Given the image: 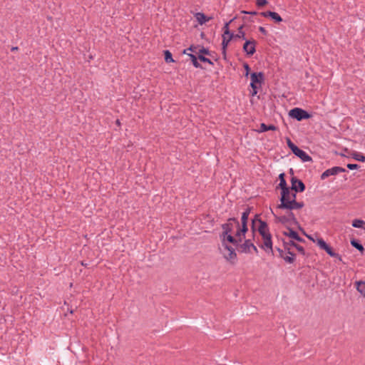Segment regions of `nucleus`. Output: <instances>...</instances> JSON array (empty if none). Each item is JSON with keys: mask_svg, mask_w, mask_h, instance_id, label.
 Masks as SVG:
<instances>
[{"mask_svg": "<svg viewBox=\"0 0 365 365\" xmlns=\"http://www.w3.org/2000/svg\"><path fill=\"white\" fill-rule=\"evenodd\" d=\"M245 236H235V237L232 234L227 233L225 235V232H222L220 235V239L222 241V245L225 250V252H223V255L227 260L232 262L237 257V254L235 249L230 245H228L227 242H230L235 246H237L240 242H242Z\"/></svg>", "mask_w": 365, "mask_h": 365, "instance_id": "f257e3e1", "label": "nucleus"}, {"mask_svg": "<svg viewBox=\"0 0 365 365\" xmlns=\"http://www.w3.org/2000/svg\"><path fill=\"white\" fill-rule=\"evenodd\" d=\"M297 194H293L292 200L284 202V200L280 199L281 203L278 205L279 209H287L289 210L301 209L304 207V204L302 202L296 201Z\"/></svg>", "mask_w": 365, "mask_h": 365, "instance_id": "f03ea898", "label": "nucleus"}, {"mask_svg": "<svg viewBox=\"0 0 365 365\" xmlns=\"http://www.w3.org/2000/svg\"><path fill=\"white\" fill-rule=\"evenodd\" d=\"M222 232L225 235L227 233H235L236 231L241 228L239 220L235 217H230L227 220V222L222 225Z\"/></svg>", "mask_w": 365, "mask_h": 365, "instance_id": "7ed1b4c3", "label": "nucleus"}, {"mask_svg": "<svg viewBox=\"0 0 365 365\" xmlns=\"http://www.w3.org/2000/svg\"><path fill=\"white\" fill-rule=\"evenodd\" d=\"M251 212L250 207H247L245 211L242 213L241 217V228L237 230L235 232L236 237L245 236L246 232L248 231L247 221L248 217Z\"/></svg>", "mask_w": 365, "mask_h": 365, "instance_id": "20e7f679", "label": "nucleus"}, {"mask_svg": "<svg viewBox=\"0 0 365 365\" xmlns=\"http://www.w3.org/2000/svg\"><path fill=\"white\" fill-rule=\"evenodd\" d=\"M260 235L263 240V243L260 245V247L267 253L273 255L272 235L269 231H263L262 234H260Z\"/></svg>", "mask_w": 365, "mask_h": 365, "instance_id": "39448f33", "label": "nucleus"}, {"mask_svg": "<svg viewBox=\"0 0 365 365\" xmlns=\"http://www.w3.org/2000/svg\"><path fill=\"white\" fill-rule=\"evenodd\" d=\"M289 115L291 118H293L299 121L308 119L311 116L307 111L300 108H292L290 110Z\"/></svg>", "mask_w": 365, "mask_h": 365, "instance_id": "423d86ee", "label": "nucleus"}, {"mask_svg": "<svg viewBox=\"0 0 365 365\" xmlns=\"http://www.w3.org/2000/svg\"><path fill=\"white\" fill-rule=\"evenodd\" d=\"M344 172H346V169H344L341 167H339V166L332 167L329 169L326 170L324 172L322 173V174L321 175V179L325 180L327 178H328L329 176L336 175L340 173H344Z\"/></svg>", "mask_w": 365, "mask_h": 365, "instance_id": "0eeeda50", "label": "nucleus"}, {"mask_svg": "<svg viewBox=\"0 0 365 365\" xmlns=\"http://www.w3.org/2000/svg\"><path fill=\"white\" fill-rule=\"evenodd\" d=\"M250 86L252 88H257V83L261 84L264 81V74L262 72H253L250 74Z\"/></svg>", "mask_w": 365, "mask_h": 365, "instance_id": "6e6552de", "label": "nucleus"}, {"mask_svg": "<svg viewBox=\"0 0 365 365\" xmlns=\"http://www.w3.org/2000/svg\"><path fill=\"white\" fill-rule=\"evenodd\" d=\"M291 189L295 192H302L305 190V185L304 182L296 177L291 178Z\"/></svg>", "mask_w": 365, "mask_h": 365, "instance_id": "1a4fd4ad", "label": "nucleus"}, {"mask_svg": "<svg viewBox=\"0 0 365 365\" xmlns=\"http://www.w3.org/2000/svg\"><path fill=\"white\" fill-rule=\"evenodd\" d=\"M292 152L298 158H299L302 162H310L312 160V158L303 150L295 145L292 150Z\"/></svg>", "mask_w": 365, "mask_h": 365, "instance_id": "9d476101", "label": "nucleus"}, {"mask_svg": "<svg viewBox=\"0 0 365 365\" xmlns=\"http://www.w3.org/2000/svg\"><path fill=\"white\" fill-rule=\"evenodd\" d=\"M285 174L284 173H280L279 175V183L278 187L282 190L280 199L284 200V196L288 194L289 187L287 186V182L284 178Z\"/></svg>", "mask_w": 365, "mask_h": 365, "instance_id": "9b49d317", "label": "nucleus"}, {"mask_svg": "<svg viewBox=\"0 0 365 365\" xmlns=\"http://www.w3.org/2000/svg\"><path fill=\"white\" fill-rule=\"evenodd\" d=\"M243 51L248 55H253L255 51V41L246 40L243 45Z\"/></svg>", "mask_w": 365, "mask_h": 365, "instance_id": "f8f14e48", "label": "nucleus"}, {"mask_svg": "<svg viewBox=\"0 0 365 365\" xmlns=\"http://www.w3.org/2000/svg\"><path fill=\"white\" fill-rule=\"evenodd\" d=\"M256 221H258L259 223V226L258 227V232L259 234H262L263 231L269 230L268 225L266 222L262 220L260 218H259V216L256 215L255 216V218L252 219V229L254 230V224Z\"/></svg>", "mask_w": 365, "mask_h": 365, "instance_id": "ddd939ff", "label": "nucleus"}, {"mask_svg": "<svg viewBox=\"0 0 365 365\" xmlns=\"http://www.w3.org/2000/svg\"><path fill=\"white\" fill-rule=\"evenodd\" d=\"M261 15L264 17H270L277 23H280L282 21V17L274 11H267L264 12H262Z\"/></svg>", "mask_w": 365, "mask_h": 365, "instance_id": "4468645a", "label": "nucleus"}, {"mask_svg": "<svg viewBox=\"0 0 365 365\" xmlns=\"http://www.w3.org/2000/svg\"><path fill=\"white\" fill-rule=\"evenodd\" d=\"M253 243L251 240H245L244 243L240 245V250L241 252L249 253L252 249Z\"/></svg>", "mask_w": 365, "mask_h": 365, "instance_id": "2eb2a0df", "label": "nucleus"}, {"mask_svg": "<svg viewBox=\"0 0 365 365\" xmlns=\"http://www.w3.org/2000/svg\"><path fill=\"white\" fill-rule=\"evenodd\" d=\"M284 234L285 235L289 237L290 238H292L298 242H304V240L303 238H302L296 231L293 230L291 228H288V231L284 232Z\"/></svg>", "mask_w": 365, "mask_h": 365, "instance_id": "dca6fc26", "label": "nucleus"}, {"mask_svg": "<svg viewBox=\"0 0 365 365\" xmlns=\"http://www.w3.org/2000/svg\"><path fill=\"white\" fill-rule=\"evenodd\" d=\"M322 250H324L329 256L335 257L339 261L342 260L341 256L338 253L335 252L328 244Z\"/></svg>", "mask_w": 365, "mask_h": 365, "instance_id": "f3484780", "label": "nucleus"}, {"mask_svg": "<svg viewBox=\"0 0 365 365\" xmlns=\"http://www.w3.org/2000/svg\"><path fill=\"white\" fill-rule=\"evenodd\" d=\"M322 250H324L329 256L335 257L339 261L342 260L341 256L338 253L335 252L328 244Z\"/></svg>", "mask_w": 365, "mask_h": 365, "instance_id": "a211bd4d", "label": "nucleus"}, {"mask_svg": "<svg viewBox=\"0 0 365 365\" xmlns=\"http://www.w3.org/2000/svg\"><path fill=\"white\" fill-rule=\"evenodd\" d=\"M322 250H324L329 256L335 257L339 261L342 260L341 256L338 253L335 252L328 244Z\"/></svg>", "mask_w": 365, "mask_h": 365, "instance_id": "6ab92c4d", "label": "nucleus"}, {"mask_svg": "<svg viewBox=\"0 0 365 365\" xmlns=\"http://www.w3.org/2000/svg\"><path fill=\"white\" fill-rule=\"evenodd\" d=\"M195 17H196L197 22L200 25L205 24L206 22L209 21L212 19V17H207L203 13H201V12L197 13L195 15Z\"/></svg>", "mask_w": 365, "mask_h": 365, "instance_id": "aec40b11", "label": "nucleus"}, {"mask_svg": "<svg viewBox=\"0 0 365 365\" xmlns=\"http://www.w3.org/2000/svg\"><path fill=\"white\" fill-rule=\"evenodd\" d=\"M277 127L274 125H266L265 123H262L260 124L259 128L257 130L258 133H264L268 130H276Z\"/></svg>", "mask_w": 365, "mask_h": 365, "instance_id": "412c9836", "label": "nucleus"}, {"mask_svg": "<svg viewBox=\"0 0 365 365\" xmlns=\"http://www.w3.org/2000/svg\"><path fill=\"white\" fill-rule=\"evenodd\" d=\"M352 226L365 230V222L362 220L355 219L352 221Z\"/></svg>", "mask_w": 365, "mask_h": 365, "instance_id": "4be33fe9", "label": "nucleus"}, {"mask_svg": "<svg viewBox=\"0 0 365 365\" xmlns=\"http://www.w3.org/2000/svg\"><path fill=\"white\" fill-rule=\"evenodd\" d=\"M287 254H289L290 256L284 255L282 258H283L284 260L287 263H293L294 261V254L290 251L289 248H287Z\"/></svg>", "mask_w": 365, "mask_h": 365, "instance_id": "5701e85b", "label": "nucleus"}, {"mask_svg": "<svg viewBox=\"0 0 365 365\" xmlns=\"http://www.w3.org/2000/svg\"><path fill=\"white\" fill-rule=\"evenodd\" d=\"M232 38V36H230V37L227 38V36L226 35H222V52L223 53H225L226 48L227 47L228 43L231 41Z\"/></svg>", "mask_w": 365, "mask_h": 365, "instance_id": "b1692460", "label": "nucleus"}, {"mask_svg": "<svg viewBox=\"0 0 365 365\" xmlns=\"http://www.w3.org/2000/svg\"><path fill=\"white\" fill-rule=\"evenodd\" d=\"M187 56H190V59L192 61V65H193V66L195 68H202V66L197 61V58L195 56V55H194L192 53H187Z\"/></svg>", "mask_w": 365, "mask_h": 365, "instance_id": "393cba45", "label": "nucleus"}, {"mask_svg": "<svg viewBox=\"0 0 365 365\" xmlns=\"http://www.w3.org/2000/svg\"><path fill=\"white\" fill-rule=\"evenodd\" d=\"M351 245L352 247L362 252L364 250L363 245L356 240L353 239L351 240Z\"/></svg>", "mask_w": 365, "mask_h": 365, "instance_id": "a878e982", "label": "nucleus"}, {"mask_svg": "<svg viewBox=\"0 0 365 365\" xmlns=\"http://www.w3.org/2000/svg\"><path fill=\"white\" fill-rule=\"evenodd\" d=\"M356 289L362 295L365 296V282L359 281L356 282Z\"/></svg>", "mask_w": 365, "mask_h": 365, "instance_id": "bb28decb", "label": "nucleus"}, {"mask_svg": "<svg viewBox=\"0 0 365 365\" xmlns=\"http://www.w3.org/2000/svg\"><path fill=\"white\" fill-rule=\"evenodd\" d=\"M352 158L354 160L360 161V162H364L365 161V156L362 153H359V152L353 153H352Z\"/></svg>", "mask_w": 365, "mask_h": 365, "instance_id": "cd10ccee", "label": "nucleus"}, {"mask_svg": "<svg viewBox=\"0 0 365 365\" xmlns=\"http://www.w3.org/2000/svg\"><path fill=\"white\" fill-rule=\"evenodd\" d=\"M242 26H240L238 28V32L237 34L234 35L235 38H242L243 40H245V34L242 30Z\"/></svg>", "mask_w": 365, "mask_h": 365, "instance_id": "c85d7f7f", "label": "nucleus"}, {"mask_svg": "<svg viewBox=\"0 0 365 365\" xmlns=\"http://www.w3.org/2000/svg\"><path fill=\"white\" fill-rule=\"evenodd\" d=\"M164 54H165V62L171 63V62L174 61V60L173 58L172 53L168 50H165L164 51Z\"/></svg>", "mask_w": 365, "mask_h": 365, "instance_id": "c756f323", "label": "nucleus"}, {"mask_svg": "<svg viewBox=\"0 0 365 365\" xmlns=\"http://www.w3.org/2000/svg\"><path fill=\"white\" fill-rule=\"evenodd\" d=\"M286 217L289 220L290 223H297V219L292 212L291 210L288 212L287 215H285Z\"/></svg>", "mask_w": 365, "mask_h": 365, "instance_id": "7c9ffc66", "label": "nucleus"}, {"mask_svg": "<svg viewBox=\"0 0 365 365\" xmlns=\"http://www.w3.org/2000/svg\"><path fill=\"white\" fill-rule=\"evenodd\" d=\"M198 58L202 62L207 63L210 65H213V62L210 58L204 56L203 55L200 54L198 56Z\"/></svg>", "mask_w": 365, "mask_h": 365, "instance_id": "2f4dec72", "label": "nucleus"}, {"mask_svg": "<svg viewBox=\"0 0 365 365\" xmlns=\"http://www.w3.org/2000/svg\"><path fill=\"white\" fill-rule=\"evenodd\" d=\"M317 244L321 250L325 247V246L327 245V243L322 238H318Z\"/></svg>", "mask_w": 365, "mask_h": 365, "instance_id": "473e14b6", "label": "nucleus"}, {"mask_svg": "<svg viewBox=\"0 0 365 365\" xmlns=\"http://www.w3.org/2000/svg\"><path fill=\"white\" fill-rule=\"evenodd\" d=\"M233 21V19L230 20L228 22H226L224 26V34L223 35H226L227 34H230L229 24Z\"/></svg>", "mask_w": 365, "mask_h": 365, "instance_id": "72a5a7b5", "label": "nucleus"}, {"mask_svg": "<svg viewBox=\"0 0 365 365\" xmlns=\"http://www.w3.org/2000/svg\"><path fill=\"white\" fill-rule=\"evenodd\" d=\"M276 218L279 222L282 224L290 222L285 215L281 217H276Z\"/></svg>", "mask_w": 365, "mask_h": 365, "instance_id": "f704fd0d", "label": "nucleus"}, {"mask_svg": "<svg viewBox=\"0 0 365 365\" xmlns=\"http://www.w3.org/2000/svg\"><path fill=\"white\" fill-rule=\"evenodd\" d=\"M290 187H289V192H288V194H287L285 196H284V202H287V201H289L290 200H292V196L293 194H297V192H290Z\"/></svg>", "mask_w": 365, "mask_h": 365, "instance_id": "c9c22d12", "label": "nucleus"}, {"mask_svg": "<svg viewBox=\"0 0 365 365\" xmlns=\"http://www.w3.org/2000/svg\"><path fill=\"white\" fill-rule=\"evenodd\" d=\"M290 245V246H293L295 247V245H297V243H295L294 242H293L292 240H289V242H284V248L285 250H287L288 246Z\"/></svg>", "mask_w": 365, "mask_h": 365, "instance_id": "e433bc0d", "label": "nucleus"}, {"mask_svg": "<svg viewBox=\"0 0 365 365\" xmlns=\"http://www.w3.org/2000/svg\"><path fill=\"white\" fill-rule=\"evenodd\" d=\"M199 53L201 55H202V54L210 55V51L205 47H202V48H200L199 50Z\"/></svg>", "mask_w": 365, "mask_h": 365, "instance_id": "4c0bfd02", "label": "nucleus"}, {"mask_svg": "<svg viewBox=\"0 0 365 365\" xmlns=\"http://www.w3.org/2000/svg\"><path fill=\"white\" fill-rule=\"evenodd\" d=\"M257 5L258 6H263L267 4V0H256Z\"/></svg>", "mask_w": 365, "mask_h": 365, "instance_id": "58836bf2", "label": "nucleus"}, {"mask_svg": "<svg viewBox=\"0 0 365 365\" xmlns=\"http://www.w3.org/2000/svg\"><path fill=\"white\" fill-rule=\"evenodd\" d=\"M346 166L349 170H355L359 168V165L352 163H349Z\"/></svg>", "mask_w": 365, "mask_h": 365, "instance_id": "ea45409f", "label": "nucleus"}, {"mask_svg": "<svg viewBox=\"0 0 365 365\" xmlns=\"http://www.w3.org/2000/svg\"><path fill=\"white\" fill-rule=\"evenodd\" d=\"M287 144L290 150H292L296 145L289 138H287Z\"/></svg>", "mask_w": 365, "mask_h": 365, "instance_id": "a19ab883", "label": "nucleus"}, {"mask_svg": "<svg viewBox=\"0 0 365 365\" xmlns=\"http://www.w3.org/2000/svg\"><path fill=\"white\" fill-rule=\"evenodd\" d=\"M295 248L303 255H305V251H304V249L303 248V247L297 245H295Z\"/></svg>", "mask_w": 365, "mask_h": 365, "instance_id": "79ce46f5", "label": "nucleus"}, {"mask_svg": "<svg viewBox=\"0 0 365 365\" xmlns=\"http://www.w3.org/2000/svg\"><path fill=\"white\" fill-rule=\"evenodd\" d=\"M243 66H244V68H245V70L246 71L245 76H247L249 75V72H250V66H249V65L247 63H245Z\"/></svg>", "mask_w": 365, "mask_h": 365, "instance_id": "37998d69", "label": "nucleus"}, {"mask_svg": "<svg viewBox=\"0 0 365 365\" xmlns=\"http://www.w3.org/2000/svg\"><path fill=\"white\" fill-rule=\"evenodd\" d=\"M277 251L279 252V256H280L281 257H282L284 255V253L285 252H287V250H285V249H284V250H282V249H280V248H277Z\"/></svg>", "mask_w": 365, "mask_h": 365, "instance_id": "c03bdc74", "label": "nucleus"}, {"mask_svg": "<svg viewBox=\"0 0 365 365\" xmlns=\"http://www.w3.org/2000/svg\"><path fill=\"white\" fill-rule=\"evenodd\" d=\"M259 31L262 34H264V35H266V34H267V30H266L264 27H262V26H259Z\"/></svg>", "mask_w": 365, "mask_h": 365, "instance_id": "a18cd8bd", "label": "nucleus"}, {"mask_svg": "<svg viewBox=\"0 0 365 365\" xmlns=\"http://www.w3.org/2000/svg\"><path fill=\"white\" fill-rule=\"evenodd\" d=\"M187 51H194V48L192 46H190L189 48H187V49H185L184 51H183V53L185 54H187Z\"/></svg>", "mask_w": 365, "mask_h": 365, "instance_id": "49530a36", "label": "nucleus"}, {"mask_svg": "<svg viewBox=\"0 0 365 365\" xmlns=\"http://www.w3.org/2000/svg\"><path fill=\"white\" fill-rule=\"evenodd\" d=\"M257 93V88H252V91H251V95L252 96H255Z\"/></svg>", "mask_w": 365, "mask_h": 365, "instance_id": "de8ad7c7", "label": "nucleus"}, {"mask_svg": "<svg viewBox=\"0 0 365 365\" xmlns=\"http://www.w3.org/2000/svg\"><path fill=\"white\" fill-rule=\"evenodd\" d=\"M252 249L256 252L257 253L258 252V250L257 248L256 247V246H255V245L253 244L252 247Z\"/></svg>", "mask_w": 365, "mask_h": 365, "instance_id": "09e8293b", "label": "nucleus"}, {"mask_svg": "<svg viewBox=\"0 0 365 365\" xmlns=\"http://www.w3.org/2000/svg\"><path fill=\"white\" fill-rule=\"evenodd\" d=\"M245 14H251V15H255V14H257V12H256V11H249V12H247V11H245Z\"/></svg>", "mask_w": 365, "mask_h": 365, "instance_id": "8fccbe9b", "label": "nucleus"}, {"mask_svg": "<svg viewBox=\"0 0 365 365\" xmlns=\"http://www.w3.org/2000/svg\"><path fill=\"white\" fill-rule=\"evenodd\" d=\"M232 36V38H234V34L230 31V34H227V38Z\"/></svg>", "mask_w": 365, "mask_h": 365, "instance_id": "3c124183", "label": "nucleus"}, {"mask_svg": "<svg viewBox=\"0 0 365 365\" xmlns=\"http://www.w3.org/2000/svg\"><path fill=\"white\" fill-rule=\"evenodd\" d=\"M16 50H18V47L17 46L11 48V51H16Z\"/></svg>", "mask_w": 365, "mask_h": 365, "instance_id": "603ef678", "label": "nucleus"}, {"mask_svg": "<svg viewBox=\"0 0 365 365\" xmlns=\"http://www.w3.org/2000/svg\"><path fill=\"white\" fill-rule=\"evenodd\" d=\"M309 239L312 240L313 242H314V240L311 237V236H309V235H307Z\"/></svg>", "mask_w": 365, "mask_h": 365, "instance_id": "864d4df0", "label": "nucleus"}, {"mask_svg": "<svg viewBox=\"0 0 365 365\" xmlns=\"http://www.w3.org/2000/svg\"><path fill=\"white\" fill-rule=\"evenodd\" d=\"M116 123H117L118 125H120V121H119V120H116Z\"/></svg>", "mask_w": 365, "mask_h": 365, "instance_id": "5fc2aeb1", "label": "nucleus"}]
</instances>
